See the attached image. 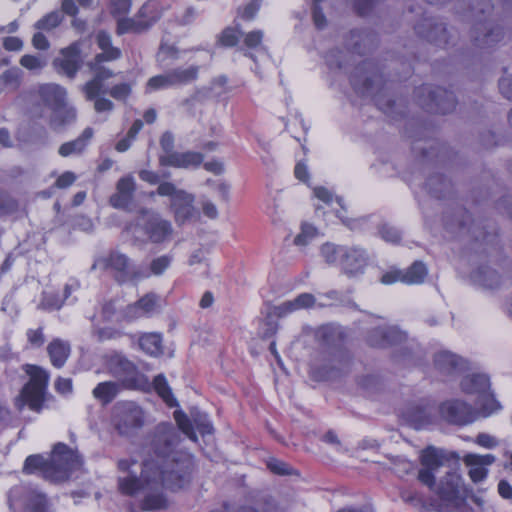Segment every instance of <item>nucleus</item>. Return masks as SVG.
Returning a JSON list of instances; mask_svg holds the SVG:
<instances>
[{"label":"nucleus","mask_w":512,"mask_h":512,"mask_svg":"<svg viewBox=\"0 0 512 512\" xmlns=\"http://www.w3.org/2000/svg\"><path fill=\"white\" fill-rule=\"evenodd\" d=\"M200 67L191 65L189 67H177L170 70L174 87L185 86L198 79Z\"/></svg>","instance_id":"obj_38"},{"label":"nucleus","mask_w":512,"mask_h":512,"mask_svg":"<svg viewBox=\"0 0 512 512\" xmlns=\"http://www.w3.org/2000/svg\"><path fill=\"white\" fill-rule=\"evenodd\" d=\"M160 16L156 5L149 1L140 8L136 18H126L124 16L117 18L116 33L123 35L126 33L139 34L145 32L160 19Z\"/></svg>","instance_id":"obj_18"},{"label":"nucleus","mask_w":512,"mask_h":512,"mask_svg":"<svg viewBox=\"0 0 512 512\" xmlns=\"http://www.w3.org/2000/svg\"><path fill=\"white\" fill-rule=\"evenodd\" d=\"M64 13L61 10H54L45 14L35 24L34 28L39 31H52L57 28L64 20Z\"/></svg>","instance_id":"obj_41"},{"label":"nucleus","mask_w":512,"mask_h":512,"mask_svg":"<svg viewBox=\"0 0 512 512\" xmlns=\"http://www.w3.org/2000/svg\"><path fill=\"white\" fill-rule=\"evenodd\" d=\"M385 327H376L371 329L367 334V343L371 347L384 348Z\"/></svg>","instance_id":"obj_58"},{"label":"nucleus","mask_w":512,"mask_h":512,"mask_svg":"<svg viewBox=\"0 0 512 512\" xmlns=\"http://www.w3.org/2000/svg\"><path fill=\"white\" fill-rule=\"evenodd\" d=\"M159 297L149 293L133 304L127 305L124 310V318L133 320L143 316H151L159 311Z\"/></svg>","instance_id":"obj_28"},{"label":"nucleus","mask_w":512,"mask_h":512,"mask_svg":"<svg viewBox=\"0 0 512 512\" xmlns=\"http://www.w3.org/2000/svg\"><path fill=\"white\" fill-rule=\"evenodd\" d=\"M461 389L466 394H477L479 405L485 416L496 411L500 405L489 392L490 379L486 374H472L464 377L461 381Z\"/></svg>","instance_id":"obj_16"},{"label":"nucleus","mask_w":512,"mask_h":512,"mask_svg":"<svg viewBox=\"0 0 512 512\" xmlns=\"http://www.w3.org/2000/svg\"><path fill=\"white\" fill-rule=\"evenodd\" d=\"M24 370L30 376V380L15 398L14 405L19 412L27 405L32 411L40 413L46 399L49 374L41 367L30 364H26Z\"/></svg>","instance_id":"obj_6"},{"label":"nucleus","mask_w":512,"mask_h":512,"mask_svg":"<svg viewBox=\"0 0 512 512\" xmlns=\"http://www.w3.org/2000/svg\"><path fill=\"white\" fill-rule=\"evenodd\" d=\"M343 254L339 265L342 273L349 278H354L362 275L368 264V254L360 247H348Z\"/></svg>","instance_id":"obj_23"},{"label":"nucleus","mask_w":512,"mask_h":512,"mask_svg":"<svg viewBox=\"0 0 512 512\" xmlns=\"http://www.w3.org/2000/svg\"><path fill=\"white\" fill-rule=\"evenodd\" d=\"M444 451L433 446L425 448L420 455L422 468L418 472V480L431 490L435 487V473L443 465Z\"/></svg>","instance_id":"obj_20"},{"label":"nucleus","mask_w":512,"mask_h":512,"mask_svg":"<svg viewBox=\"0 0 512 512\" xmlns=\"http://www.w3.org/2000/svg\"><path fill=\"white\" fill-rule=\"evenodd\" d=\"M316 338L324 347L332 349L331 362L319 368V376L329 380L338 377L348 366L349 358L343 349V332L340 327L324 325L316 332Z\"/></svg>","instance_id":"obj_5"},{"label":"nucleus","mask_w":512,"mask_h":512,"mask_svg":"<svg viewBox=\"0 0 512 512\" xmlns=\"http://www.w3.org/2000/svg\"><path fill=\"white\" fill-rule=\"evenodd\" d=\"M425 188L429 194L437 199L445 198L450 192L451 182L441 174L431 175L426 183Z\"/></svg>","instance_id":"obj_37"},{"label":"nucleus","mask_w":512,"mask_h":512,"mask_svg":"<svg viewBox=\"0 0 512 512\" xmlns=\"http://www.w3.org/2000/svg\"><path fill=\"white\" fill-rule=\"evenodd\" d=\"M70 344L61 339H54L49 343L47 352L49 354L51 363L56 368H61L70 354Z\"/></svg>","instance_id":"obj_35"},{"label":"nucleus","mask_w":512,"mask_h":512,"mask_svg":"<svg viewBox=\"0 0 512 512\" xmlns=\"http://www.w3.org/2000/svg\"><path fill=\"white\" fill-rule=\"evenodd\" d=\"M495 460L496 457L492 454L479 455L469 453L463 458V461L466 465H480L482 467L493 464Z\"/></svg>","instance_id":"obj_54"},{"label":"nucleus","mask_w":512,"mask_h":512,"mask_svg":"<svg viewBox=\"0 0 512 512\" xmlns=\"http://www.w3.org/2000/svg\"><path fill=\"white\" fill-rule=\"evenodd\" d=\"M174 135L170 131H165L160 137V147L163 151L162 154L159 155V165L161 166V160L167 158L170 154H176L178 151L174 150Z\"/></svg>","instance_id":"obj_50"},{"label":"nucleus","mask_w":512,"mask_h":512,"mask_svg":"<svg viewBox=\"0 0 512 512\" xmlns=\"http://www.w3.org/2000/svg\"><path fill=\"white\" fill-rule=\"evenodd\" d=\"M472 3L469 9L468 17L475 21L471 31V37L476 47L481 49L492 48L503 39V30L499 26H494L487 20V16L493 10L490 0H470ZM503 2L512 7V0H503Z\"/></svg>","instance_id":"obj_4"},{"label":"nucleus","mask_w":512,"mask_h":512,"mask_svg":"<svg viewBox=\"0 0 512 512\" xmlns=\"http://www.w3.org/2000/svg\"><path fill=\"white\" fill-rule=\"evenodd\" d=\"M486 226L481 223L471 220V216L467 211H464L463 218L459 223L460 233L471 234L475 241H481L483 243H490L495 237L494 234L484 231Z\"/></svg>","instance_id":"obj_32"},{"label":"nucleus","mask_w":512,"mask_h":512,"mask_svg":"<svg viewBox=\"0 0 512 512\" xmlns=\"http://www.w3.org/2000/svg\"><path fill=\"white\" fill-rule=\"evenodd\" d=\"M82 465L83 459L78 452L59 442L47 459L39 454L28 456L24 462L23 472L33 474L40 471L45 480L58 483L68 480Z\"/></svg>","instance_id":"obj_2"},{"label":"nucleus","mask_w":512,"mask_h":512,"mask_svg":"<svg viewBox=\"0 0 512 512\" xmlns=\"http://www.w3.org/2000/svg\"><path fill=\"white\" fill-rule=\"evenodd\" d=\"M379 234L383 240L391 243H398L401 240L400 231L389 224H382L379 227Z\"/></svg>","instance_id":"obj_59"},{"label":"nucleus","mask_w":512,"mask_h":512,"mask_svg":"<svg viewBox=\"0 0 512 512\" xmlns=\"http://www.w3.org/2000/svg\"><path fill=\"white\" fill-rule=\"evenodd\" d=\"M107 93L115 100L125 101L131 94V86L128 83L114 85Z\"/></svg>","instance_id":"obj_62"},{"label":"nucleus","mask_w":512,"mask_h":512,"mask_svg":"<svg viewBox=\"0 0 512 512\" xmlns=\"http://www.w3.org/2000/svg\"><path fill=\"white\" fill-rule=\"evenodd\" d=\"M159 196L170 197V208L174 214L176 223L184 224L194 217L196 210L194 207L195 196L183 189H178L172 182L164 181L156 190Z\"/></svg>","instance_id":"obj_9"},{"label":"nucleus","mask_w":512,"mask_h":512,"mask_svg":"<svg viewBox=\"0 0 512 512\" xmlns=\"http://www.w3.org/2000/svg\"><path fill=\"white\" fill-rule=\"evenodd\" d=\"M22 71L13 67L0 75V83L9 91H16L21 84Z\"/></svg>","instance_id":"obj_44"},{"label":"nucleus","mask_w":512,"mask_h":512,"mask_svg":"<svg viewBox=\"0 0 512 512\" xmlns=\"http://www.w3.org/2000/svg\"><path fill=\"white\" fill-rule=\"evenodd\" d=\"M18 209V202L6 193L0 192V215L12 214Z\"/></svg>","instance_id":"obj_61"},{"label":"nucleus","mask_w":512,"mask_h":512,"mask_svg":"<svg viewBox=\"0 0 512 512\" xmlns=\"http://www.w3.org/2000/svg\"><path fill=\"white\" fill-rule=\"evenodd\" d=\"M180 442V432L171 423H160L156 426L151 440V448L156 455L155 461L171 459Z\"/></svg>","instance_id":"obj_17"},{"label":"nucleus","mask_w":512,"mask_h":512,"mask_svg":"<svg viewBox=\"0 0 512 512\" xmlns=\"http://www.w3.org/2000/svg\"><path fill=\"white\" fill-rule=\"evenodd\" d=\"M131 0H111L110 13L115 18H120L129 13Z\"/></svg>","instance_id":"obj_60"},{"label":"nucleus","mask_w":512,"mask_h":512,"mask_svg":"<svg viewBox=\"0 0 512 512\" xmlns=\"http://www.w3.org/2000/svg\"><path fill=\"white\" fill-rule=\"evenodd\" d=\"M8 504L12 512H47L46 495L29 485L13 487Z\"/></svg>","instance_id":"obj_13"},{"label":"nucleus","mask_w":512,"mask_h":512,"mask_svg":"<svg viewBox=\"0 0 512 512\" xmlns=\"http://www.w3.org/2000/svg\"><path fill=\"white\" fill-rule=\"evenodd\" d=\"M204 155L200 152L185 151L170 154L161 160L162 167H173L179 169H197L203 163Z\"/></svg>","instance_id":"obj_30"},{"label":"nucleus","mask_w":512,"mask_h":512,"mask_svg":"<svg viewBox=\"0 0 512 512\" xmlns=\"http://www.w3.org/2000/svg\"><path fill=\"white\" fill-rule=\"evenodd\" d=\"M20 65L30 71L41 70L46 66V61L41 56L25 54L20 58Z\"/></svg>","instance_id":"obj_53"},{"label":"nucleus","mask_w":512,"mask_h":512,"mask_svg":"<svg viewBox=\"0 0 512 512\" xmlns=\"http://www.w3.org/2000/svg\"><path fill=\"white\" fill-rule=\"evenodd\" d=\"M169 59H171V60L179 59V50L175 46L161 44L158 54H157V61L161 65L167 66L170 64L168 62Z\"/></svg>","instance_id":"obj_51"},{"label":"nucleus","mask_w":512,"mask_h":512,"mask_svg":"<svg viewBox=\"0 0 512 512\" xmlns=\"http://www.w3.org/2000/svg\"><path fill=\"white\" fill-rule=\"evenodd\" d=\"M347 246H337L331 243H325L321 247V255L328 264H339L343 258Z\"/></svg>","instance_id":"obj_45"},{"label":"nucleus","mask_w":512,"mask_h":512,"mask_svg":"<svg viewBox=\"0 0 512 512\" xmlns=\"http://www.w3.org/2000/svg\"><path fill=\"white\" fill-rule=\"evenodd\" d=\"M316 229L310 224H303L301 227V233L298 234L295 239L294 243L296 245H306L308 242V239H311L315 236Z\"/></svg>","instance_id":"obj_64"},{"label":"nucleus","mask_w":512,"mask_h":512,"mask_svg":"<svg viewBox=\"0 0 512 512\" xmlns=\"http://www.w3.org/2000/svg\"><path fill=\"white\" fill-rule=\"evenodd\" d=\"M267 467L272 473L280 476L292 475L296 473V471L291 466L278 459L269 460L267 462Z\"/></svg>","instance_id":"obj_57"},{"label":"nucleus","mask_w":512,"mask_h":512,"mask_svg":"<svg viewBox=\"0 0 512 512\" xmlns=\"http://www.w3.org/2000/svg\"><path fill=\"white\" fill-rule=\"evenodd\" d=\"M427 275V269L424 263L415 261L406 270H392L386 272L381 277L383 284L389 285L395 282H403L406 284L422 283Z\"/></svg>","instance_id":"obj_24"},{"label":"nucleus","mask_w":512,"mask_h":512,"mask_svg":"<svg viewBox=\"0 0 512 512\" xmlns=\"http://www.w3.org/2000/svg\"><path fill=\"white\" fill-rule=\"evenodd\" d=\"M434 413L432 404L421 402L406 407L403 416L415 429H422L433 422Z\"/></svg>","instance_id":"obj_26"},{"label":"nucleus","mask_w":512,"mask_h":512,"mask_svg":"<svg viewBox=\"0 0 512 512\" xmlns=\"http://www.w3.org/2000/svg\"><path fill=\"white\" fill-rule=\"evenodd\" d=\"M354 91L363 97H372L376 106L385 114L395 117V101L385 92V81L372 60L358 64L350 75Z\"/></svg>","instance_id":"obj_3"},{"label":"nucleus","mask_w":512,"mask_h":512,"mask_svg":"<svg viewBox=\"0 0 512 512\" xmlns=\"http://www.w3.org/2000/svg\"><path fill=\"white\" fill-rule=\"evenodd\" d=\"M62 57L54 60L59 72L74 79L82 66L81 49L78 43H72L61 50Z\"/></svg>","instance_id":"obj_25"},{"label":"nucleus","mask_w":512,"mask_h":512,"mask_svg":"<svg viewBox=\"0 0 512 512\" xmlns=\"http://www.w3.org/2000/svg\"><path fill=\"white\" fill-rule=\"evenodd\" d=\"M135 190V180L131 175L121 177L116 184V192L110 196L111 206L127 210L133 201Z\"/></svg>","instance_id":"obj_27"},{"label":"nucleus","mask_w":512,"mask_h":512,"mask_svg":"<svg viewBox=\"0 0 512 512\" xmlns=\"http://www.w3.org/2000/svg\"><path fill=\"white\" fill-rule=\"evenodd\" d=\"M278 510L275 500L269 495H264L256 502V507L244 506L237 512H278Z\"/></svg>","instance_id":"obj_46"},{"label":"nucleus","mask_w":512,"mask_h":512,"mask_svg":"<svg viewBox=\"0 0 512 512\" xmlns=\"http://www.w3.org/2000/svg\"><path fill=\"white\" fill-rule=\"evenodd\" d=\"M407 334L396 326L385 327L384 348L392 345H398L406 341Z\"/></svg>","instance_id":"obj_49"},{"label":"nucleus","mask_w":512,"mask_h":512,"mask_svg":"<svg viewBox=\"0 0 512 512\" xmlns=\"http://www.w3.org/2000/svg\"><path fill=\"white\" fill-rule=\"evenodd\" d=\"M172 256L162 255L153 259L150 263V274L160 276L171 265Z\"/></svg>","instance_id":"obj_55"},{"label":"nucleus","mask_w":512,"mask_h":512,"mask_svg":"<svg viewBox=\"0 0 512 512\" xmlns=\"http://www.w3.org/2000/svg\"><path fill=\"white\" fill-rule=\"evenodd\" d=\"M462 486V478L458 473L447 472L435 487L436 497L430 500V505L437 512L460 510L466 503Z\"/></svg>","instance_id":"obj_8"},{"label":"nucleus","mask_w":512,"mask_h":512,"mask_svg":"<svg viewBox=\"0 0 512 512\" xmlns=\"http://www.w3.org/2000/svg\"><path fill=\"white\" fill-rule=\"evenodd\" d=\"M323 1L324 0H313L312 4V17L314 24L318 29H323L327 24L325 15L323 14L322 8L320 7V4Z\"/></svg>","instance_id":"obj_63"},{"label":"nucleus","mask_w":512,"mask_h":512,"mask_svg":"<svg viewBox=\"0 0 512 512\" xmlns=\"http://www.w3.org/2000/svg\"><path fill=\"white\" fill-rule=\"evenodd\" d=\"M148 87L153 90L167 89L174 87L170 70L164 74L151 77L147 83Z\"/></svg>","instance_id":"obj_52"},{"label":"nucleus","mask_w":512,"mask_h":512,"mask_svg":"<svg viewBox=\"0 0 512 512\" xmlns=\"http://www.w3.org/2000/svg\"><path fill=\"white\" fill-rule=\"evenodd\" d=\"M96 43L102 52L95 55V59L103 61H115L121 58V50L112 45L111 36L106 31L102 30L98 32L96 36Z\"/></svg>","instance_id":"obj_34"},{"label":"nucleus","mask_w":512,"mask_h":512,"mask_svg":"<svg viewBox=\"0 0 512 512\" xmlns=\"http://www.w3.org/2000/svg\"><path fill=\"white\" fill-rule=\"evenodd\" d=\"M441 417L455 425H467L474 422L477 412L473 407L461 400H449L443 402L439 407Z\"/></svg>","instance_id":"obj_21"},{"label":"nucleus","mask_w":512,"mask_h":512,"mask_svg":"<svg viewBox=\"0 0 512 512\" xmlns=\"http://www.w3.org/2000/svg\"><path fill=\"white\" fill-rule=\"evenodd\" d=\"M97 268L112 271L116 281L119 283L149 276V273L141 274L136 269L131 259L126 254L117 250L110 251L108 255L95 260L91 269Z\"/></svg>","instance_id":"obj_11"},{"label":"nucleus","mask_w":512,"mask_h":512,"mask_svg":"<svg viewBox=\"0 0 512 512\" xmlns=\"http://www.w3.org/2000/svg\"><path fill=\"white\" fill-rule=\"evenodd\" d=\"M348 53L338 48L329 50L325 55L326 64L330 69H344Z\"/></svg>","instance_id":"obj_47"},{"label":"nucleus","mask_w":512,"mask_h":512,"mask_svg":"<svg viewBox=\"0 0 512 512\" xmlns=\"http://www.w3.org/2000/svg\"><path fill=\"white\" fill-rule=\"evenodd\" d=\"M94 135V131L91 127H87L83 130L79 137L72 141H68L63 143L59 149L58 153L62 157H69L72 155H80L84 152L86 147L88 146L90 140Z\"/></svg>","instance_id":"obj_33"},{"label":"nucleus","mask_w":512,"mask_h":512,"mask_svg":"<svg viewBox=\"0 0 512 512\" xmlns=\"http://www.w3.org/2000/svg\"><path fill=\"white\" fill-rule=\"evenodd\" d=\"M38 94L42 103L52 110L49 124L53 130H59L75 120L76 110L67 106V91L64 87L55 83L43 84Z\"/></svg>","instance_id":"obj_7"},{"label":"nucleus","mask_w":512,"mask_h":512,"mask_svg":"<svg viewBox=\"0 0 512 512\" xmlns=\"http://www.w3.org/2000/svg\"><path fill=\"white\" fill-rule=\"evenodd\" d=\"M103 60L93 58L87 63V67L93 73L92 79L86 82L82 87L85 99H93L97 95H104L107 93V88L104 82L113 76L115 73L108 67L103 65Z\"/></svg>","instance_id":"obj_19"},{"label":"nucleus","mask_w":512,"mask_h":512,"mask_svg":"<svg viewBox=\"0 0 512 512\" xmlns=\"http://www.w3.org/2000/svg\"><path fill=\"white\" fill-rule=\"evenodd\" d=\"M434 365L444 375H453L467 368V363L462 357L447 350L435 354Z\"/></svg>","instance_id":"obj_29"},{"label":"nucleus","mask_w":512,"mask_h":512,"mask_svg":"<svg viewBox=\"0 0 512 512\" xmlns=\"http://www.w3.org/2000/svg\"><path fill=\"white\" fill-rule=\"evenodd\" d=\"M415 97L418 104L429 113L447 114L456 106L453 92L428 84L416 88Z\"/></svg>","instance_id":"obj_10"},{"label":"nucleus","mask_w":512,"mask_h":512,"mask_svg":"<svg viewBox=\"0 0 512 512\" xmlns=\"http://www.w3.org/2000/svg\"><path fill=\"white\" fill-rule=\"evenodd\" d=\"M64 304V299L57 293H43L40 306L47 310H58Z\"/></svg>","instance_id":"obj_56"},{"label":"nucleus","mask_w":512,"mask_h":512,"mask_svg":"<svg viewBox=\"0 0 512 512\" xmlns=\"http://www.w3.org/2000/svg\"><path fill=\"white\" fill-rule=\"evenodd\" d=\"M140 348L151 356L162 353V337L157 333H146L139 338Z\"/></svg>","instance_id":"obj_40"},{"label":"nucleus","mask_w":512,"mask_h":512,"mask_svg":"<svg viewBox=\"0 0 512 512\" xmlns=\"http://www.w3.org/2000/svg\"><path fill=\"white\" fill-rule=\"evenodd\" d=\"M107 369L127 389H143L148 384L146 376L122 354L111 355L107 360Z\"/></svg>","instance_id":"obj_12"},{"label":"nucleus","mask_w":512,"mask_h":512,"mask_svg":"<svg viewBox=\"0 0 512 512\" xmlns=\"http://www.w3.org/2000/svg\"><path fill=\"white\" fill-rule=\"evenodd\" d=\"M352 53L364 55L377 44V35L367 30H352L346 42Z\"/></svg>","instance_id":"obj_31"},{"label":"nucleus","mask_w":512,"mask_h":512,"mask_svg":"<svg viewBox=\"0 0 512 512\" xmlns=\"http://www.w3.org/2000/svg\"><path fill=\"white\" fill-rule=\"evenodd\" d=\"M153 386L157 394L170 407L177 406V400L174 398L172 391L163 374L157 375L153 380Z\"/></svg>","instance_id":"obj_42"},{"label":"nucleus","mask_w":512,"mask_h":512,"mask_svg":"<svg viewBox=\"0 0 512 512\" xmlns=\"http://www.w3.org/2000/svg\"><path fill=\"white\" fill-rule=\"evenodd\" d=\"M118 469L123 474L118 477L119 491L128 496L146 492L141 508L157 510L166 506L162 488L177 491L190 483L193 460L190 454L179 452L161 462L149 459L138 464L135 460L121 459Z\"/></svg>","instance_id":"obj_1"},{"label":"nucleus","mask_w":512,"mask_h":512,"mask_svg":"<svg viewBox=\"0 0 512 512\" xmlns=\"http://www.w3.org/2000/svg\"><path fill=\"white\" fill-rule=\"evenodd\" d=\"M112 422L120 435L128 436L144 424V412L133 401H119L113 406Z\"/></svg>","instance_id":"obj_15"},{"label":"nucleus","mask_w":512,"mask_h":512,"mask_svg":"<svg viewBox=\"0 0 512 512\" xmlns=\"http://www.w3.org/2000/svg\"><path fill=\"white\" fill-rule=\"evenodd\" d=\"M175 420L178 426V431L183 432L190 440L196 442L197 435L194 431L193 424L188 416L182 412L176 411L174 413Z\"/></svg>","instance_id":"obj_48"},{"label":"nucleus","mask_w":512,"mask_h":512,"mask_svg":"<svg viewBox=\"0 0 512 512\" xmlns=\"http://www.w3.org/2000/svg\"><path fill=\"white\" fill-rule=\"evenodd\" d=\"M62 12L71 17V27L78 33H84L88 24L85 19L79 18V8L75 5V0H60Z\"/></svg>","instance_id":"obj_39"},{"label":"nucleus","mask_w":512,"mask_h":512,"mask_svg":"<svg viewBox=\"0 0 512 512\" xmlns=\"http://www.w3.org/2000/svg\"><path fill=\"white\" fill-rule=\"evenodd\" d=\"M417 35L430 43L444 47L449 44V32L446 25L434 18H424L415 26Z\"/></svg>","instance_id":"obj_22"},{"label":"nucleus","mask_w":512,"mask_h":512,"mask_svg":"<svg viewBox=\"0 0 512 512\" xmlns=\"http://www.w3.org/2000/svg\"><path fill=\"white\" fill-rule=\"evenodd\" d=\"M475 277L487 288H495L500 284V275L488 266L479 267L475 272Z\"/></svg>","instance_id":"obj_43"},{"label":"nucleus","mask_w":512,"mask_h":512,"mask_svg":"<svg viewBox=\"0 0 512 512\" xmlns=\"http://www.w3.org/2000/svg\"><path fill=\"white\" fill-rule=\"evenodd\" d=\"M122 385L114 381H105L96 385L92 391L95 399L100 401L103 405L111 403L121 391Z\"/></svg>","instance_id":"obj_36"},{"label":"nucleus","mask_w":512,"mask_h":512,"mask_svg":"<svg viewBox=\"0 0 512 512\" xmlns=\"http://www.w3.org/2000/svg\"><path fill=\"white\" fill-rule=\"evenodd\" d=\"M135 226L139 227L148 240L154 244H161L170 240L173 234L171 222L151 209L142 208L139 210Z\"/></svg>","instance_id":"obj_14"}]
</instances>
